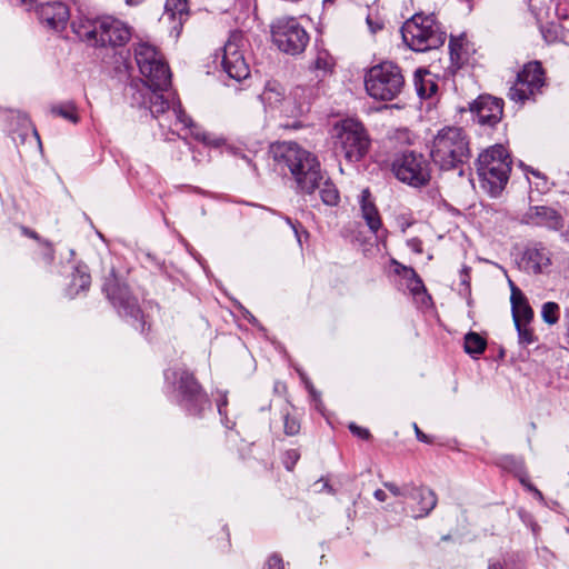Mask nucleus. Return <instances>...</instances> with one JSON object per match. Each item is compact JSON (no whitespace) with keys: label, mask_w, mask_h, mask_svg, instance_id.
I'll use <instances>...</instances> for the list:
<instances>
[{"label":"nucleus","mask_w":569,"mask_h":569,"mask_svg":"<svg viewBox=\"0 0 569 569\" xmlns=\"http://www.w3.org/2000/svg\"><path fill=\"white\" fill-rule=\"evenodd\" d=\"M282 420H283V432L286 436L293 437L300 432L301 423L298 416L293 415L289 410V406H287L282 410Z\"/></svg>","instance_id":"473e14b6"},{"label":"nucleus","mask_w":569,"mask_h":569,"mask_svg":"<svg viewBox=\"0 0 569 569\" xmlns=\"http://www.w3.org/2000/svg\"><path fill=\"white\" fill-rule=\"evenodd\" d=\"M335 66L336 61L330 52L326 49H319L309 64V71L318 82H321L333 73Z\"/></svg>","instance_id":"4be33fe9"},{"label":"nucleus","mask_w":569,"mask_h":569,"mask_svg":"<svg viewBox=\"0 0 569 569\" xmlns=\"http://www.w3.org/2000/svg\"><path fill=\"white\" fill-rule=\"evenodd\" d=\"M38 14L42 23L56 31L63 30L70 18L69 8L60 1L42 3Z\"/></svg>","instance_id":"a211bd4d"},{"label":"nucleus","mask_w":569,"mask_h":569,"mask_svg":"<svg viewBox=\"0 0 569 569\" xmlns=\"http://www.w3.org/2000/svg\"><path fill=\"white\" fill-rule=\"evenodd\" d=\"M563 237H565L566 241H568V242H569V224H568L567 230H566V231H565V233H563Z\"/></svg>","instance_id":"e2e57ef3"},{"label":"nucleus","mask_w":569,"mask_h":569,"mask_svg":"<svg viewBox=\"0 0 569 569\" xmlns=\"http://www.w3.org/2000/svg\"><path fill=\"white\" fill-rule=\"evenodd\" d=\"M303 92H305V88H303V87H296V88L291 91V96H292L293 98H297V97H300Z\"/></svg>","instance_id":"4d7b16f0"},{"label":"nucleus","mask_w":569,"mask_h":569,"mask_svg":"<svg viewBox=\"0 0 569 569\" xmlns=\"http://www.w3.org/2000/svg\"><path fill=\"white\" fill-rule=\"evenodd\" d=\"M102 292L121 318L142 335H148L150 325L146 320L137 298L131 295L129 287L120 281L114 271L104 278Z\"/></svg>","instance_id":"1a4fd4ad"},{"label":"nucleus","mask_w":569,"mask_h":569,"mask_svg":"<svg viewBox=\"0 0 569 569\" xmlns=\"http://www.w3.org/2000/svg\"><path fill=\"white\" fill-rule=\"evenodd\" d=\"M71 28L80 40L93 47H123L132 36V28L112 16L96 19L78 18L72 20Z\"/></svg>","instance_id":"20e7f679"},{"label":"nucleus","mask_w":569,"mask_h":569,"mask_svg":"<svg viewBox=\"0 0 569 569\" xmlns=\"http://www.w3.org/2000/svg\"><path fill=\"white\" fill-rule=\"evenodd\" d=\"M509 283L511 316L518 335V351L513 360L519 363V369L522 370L520 363H527L531 358L529 346L533 342V328L531 326L533 310L525 293L512 281H509Z\"/></svg>","instance_id":"9b49d317"},{"label":"nucleus","mask_w":569,"mask_h":569,"mask_svg":"<svg viewBox=\"0 0 569 569\" xmlns=\"http://www.w3.org/2000/svg\"><path fill=\"white\" fill-rule=\"evenodd\" d=\"M470 268L465 266L460 272V284L463 287L466 293L470 292Z\"/></svg>","instance_id":"a18cd8bd"},{"label":"nucleus","mask_w":569,"mask_h":569,"mask_svg":"<svg viewBox=\"0 0 569 569\" xmlns=\"http://www.w3.org/2000/svg\"><path fill=\"white\" fill-rule=\"evenodd\" d=\"M21 232L23 236L31 238V239L38 241L39 243L43 240V238H41L34 230H32L28 227L22 226Z\"/></svg>","instance_id":"8fccbe9b"},{"label":"nucleus","mask_w":569,"mask_h":569,"mask_svg":"<svg viewBox=\"0 0 569 569\" xmlns=\"http://www.w3.org/2000/svg\"><path fill=\"white\" fill-rule=\"evenodd\" d=\"M465 351L472 358L482 355L487 347V341L476 332H469L465 337Z\"/></svg>","instance_id":"7c9ffc66"},{"label":"nucleus","mask_w":569,"mask_h":569,"mask_svg":"<svg viewBox=\"0 0 569 569\" xmlns=\"http://www.w3.org/2000/svg\"><path fill=\"white\" fill-rule=\"evenodd\" d=\"M540 32L547 43H555L565 37V29L559 22H550L541 26Z\"/></svg>","instance_id":"72a5a7b5"},{"label":"nucleus","mask_w":569,"mask_h":569,"mask_svg":"<svg viewBox=\"0 0 569 569\" xmlns=\"http://www.w3.org/2000/svg\"><path fill=\"white\" fill-rule=\"evenodd\" d=\"M133 54L143 86L149 89L168 90L171 86V71L157 47L139 42L134 44Z\"/></svg>","instance_id":"f8f14e48"},{"label":"nucleus","mask_w":569,"mask_h":569,"mask_svg":"<svg viewBox=\"0 0 569 569\" xmlns=\"http://www.w3.org/2000/svg\"><path fill=\"white\" fill-rule=\"evenodd\" d=\"M50 110L53 116L63 118L72 123H78L80 120L77 107L72 101L53 104Z\"/></svg>","instance_id":"2f4dec72"},{"label":"nucleus","mask_w":569,"mask_h":569,"mask_svg":"<svg viewBox=\"0 0 569 569\" xmlns=\"http://www.w3.org/2000/svg\"><path fill=\"white\" fill-rule=\"evenodd\" d=\"M263 569H284V563L281 556L277 552L270 555L266 560Z\"/></svg>","instance_id":"ea45409f"},{"label":"nucleus","mask_w":569,"mask_h":569,"mask_svg":"<svg viewBox=\"0 0 569 569\" xmlns=\"http://www.w3.org/2000/svg\"><path fill=\"white\" fill-rule=\"evenodd\" d=\"M248 41L242 31L234 30L222 48L221 67L229 78L241 81L249 77L250 68L244 58Z\"/></svg>","instance_id":"2eb2a0df"},{"label":"nucleus","mask_w":569,"mask_h":569,"mask_svg":"<svg viewBox=\"0 0 569 569\" xmlns=\"http://www.w3.org/2000/svg\"><path fill=\"white\" fill-rule=\"evenodd\" d=\"M550 189V183L545 174L536 170V191L546 193Z\"/></svg>","instance_id":"37998d69"},{"label":"nucleus","mask_w":569,"mask_h":569,"mask_svg":"<svg viewBox=\"0 0 569 569\" xmlns=\"http://www.w3.org/2000/svg\"><path fill=\"white\" fill-rule=\"evenodd\" d=\"M541 318L542 320L552 326L559 321L560 318V307L557 302L548 301L541 307Z\"/></svg>","instance_id":"f704fd0d"},{"label":"nucleus","mask_w":569,"mask_h":569,"mask_svg":"<svg viewBox=\"0 0 569 569\" xmlns=\"http://www.w3.org/2000/svg\"><path fill=\"white\" fill-rule=\"evenodd\" d=\"M271 37L278 49L287 54L302 53L310 37L301 23L293 17H284L271 24Z\"/></svg>","instance_id":"4468645a"},{"label":"nucleus","mask_w":569,"mask_h":569,"mask_svg":"<svg viewBox=\"0 0 569 569\" xmlns=\"http://www.w3.org/2000/svg\"><path fill=\"white\" fill-rule=\"evenodd\" d=\"M518 516L520 517V519L522 520V522L528 527L530 528L531 530H533V518L532 516L530 515V512H527L526 510H523L522 508H519L518 509Z\"/></svg>","instance_id":"49530a36"},{"label":"nucleus","mask_w":569,"mask_h":569,"mask_svg":"<svg viewBox=\"0 0 569 569\" xmlns=\"http://www.w3.org/2000/svg\"><path fill=\"white\" fill-rule=\"evenodd\" d=\"M239 156H240V157H241V159H243V160H244L249 166H252L253 168H256V166H254V164H252V161H251V159H250L248 156H246V154H244V153H242V152H240V153H239Z\"/></svg>","instance_id":"bf43d9fd"},{"label":"nucleus","mask_w":569,"mask_h":569,"mask_svg":"<svg viewBox=\"0 0 569 569\" xmlns=\"http://www.w3.org/2000/svg\"><path fill=\"white\" fill-rule=\"evenodd\" d=\"M163 376L164 386L171 390L173 402L186 416L201 419L206 411L211 410L209 395L193 372L186 368H174L166 370Z\"/></svg>","instance_id":"7ed1b4c3"},{"label":"nucleus","mask_w":569,"mask_h":569,"mask_svg":"<svg viewBox=\"0 0 569 569\" xmlns=\"http://www.w3.org/2000/svg\"><path fill=\"white\" fill-rule=\"evenodd\" d=\"M217 402V409L220 417H223L224 412L227 411L228 406V393L227 391H220L218 395V398L216 399Z\"/></svg>","instance_id":"c03bdc74"},{"label":"nucleus","mask_w":569,"mask_h":569,"mask_svg":"<svg viewBox=\"0 0 569 569\" xmlns=\"http://www.w3.org/2000/svg\"><path fill=\"white\" fill-rule=\"evenodd\" d=\"M413 84L417 94L421 99L431 98L438 90L436 76L425 68H419L415 71Z\"/></svg>","instance_id":"b1692460"},{"label":"nucleus","mask_w":569,"mask_h":569,"mask_svg":"<svg viewBox=\"0 0 569 569\" xmlns=\"http://www.w3.org/2000/svg\"><path fill=\"white\" fill-rule=\"evenodd\" d=\"M526 1H527L528 10L532 11V9H531V0H526Z\"/></svg>","instance_id":"69168bd1"},{"label":"nucleus","mask_w":569,"mask_h":569,"mask_svg":"<svg viewBox=\"0 0 569 569\" xmlns=\"http://www.w3.org/2000/svg\"><path fill=\"white\" fill-rule=\"evenodd\" d=\"M270 153L274 170L283 176L290 173L298 193L312 194L319 189L323 204H339L340 192L329 178L323 180L320 162L313 153L292 141L273 143Z\"/></svg>","instance_id":"f257e3e1"},{"label":"nucleus","mask_w":569,"mask_h":569,"mask_svg":"<svg viewBox=\"0 0 569 569\" xmlns=\"http://www.w3.org/2000/svg\"><path fill=\"white\" fill-rule=\"evenodd\" d=\"M164 16L170 20L174 30L181 29L183 20L188 17V0H167Z\"/></svg>","instance_id":"a878e982"},{"label":"nucleus","mask_w":569,"mask_h":569,"mask_svg":"<svg viewBox=\"0 0 569 569\" xmlns=\"http://www.w3.org/2000/svg\"><path fill=\"white\" fill-rule=\"evenodd\" d=\"M405 86L401 68L391 61L372 66L365 76L366 91L377 101H391L398 98Z\"/></svg>","instance_id":"9d476101"},{"label":"nucleus","mask_w":569,"mask_h":569,"mask_svg":"<svg viewBox=\"0 0 569 569\" xmlns=\"http://www.w3.org/2000/svg\"><path fill=\"white\" fill-rule=\"evenodd\" d=\"M546 86V72L540 61L536 60V93Z\"/></svg>","instance_id":"79ce46f5"},{"label":"nucleus","mask_w":569,"mask_h":569,"mask_svg":"<svg viewBox=\"0 0 569 569\" xmlns=\"http://www.w3.org/2000/svg\"><path fill=\"white\" fill-rule=\"evenodd\" d=\"M91 283V276L86 270L77 267L72 273V279L68 288V296L74 298L80 291H87Z\"/></svg>","instance_id":"c756f323"},{"label":"nucleus","mask_w":569,"mask_h":569,"mask_svg":"<svg viewBox=\"0 0 569 569\" xmlns=\"http://www.w3.org/2000/svg\"><path fill=\"white\" fill-rule=\"evenodd\" d=\"M503 100L489 94L479 96L471 104L472 120L483 131L495 129L502 120Z\"/></svg>","instance_id":"dca6fc26"},{"label":"nucleus","mask_w":569,"mask_h":569,"mask_svg":"<svg viewBox=\"0 0 569 569\" xmlns=\"http://www.w3.org/2000/svg\"><path fill=\"white\" fill-rule=\"evenodd\" d=\"M536 499H538L541 502H545V498H543L541 491H539L537 488H536Z\"/></svg>","instance_id":"052dcab7"},{"label":"nucleus","mask_w":569,"mask_h":569,"mask_svg":"<svg viewBox=\"0 0 569 569\" xmlns=\"http://www.w3.org/2000/svg\"><path fill=\"white\" fill-rule=\"evenodd\" d=\"M300 459V451L298 449H288L281 456V461L288 471H292Z\"/></svg>","instance_id":"e433bc0d"},{"label":"nucleus","mask_w":569,"mask_h":569,"mask_svg":"<svg viewBox=\"0 0 569 569\" xmlns=\"http://www.w3.org/2000/svg\"><path fill=\"white\" fill-rule=\"evenodd\" d=\"M12 119L17 121L19 129L11 130V133H17L18 138H20L22 143L26 141L28 134L31 133L32 137L37 140V142L41 144L39 133L32 124L30 118L26 113L17 112L12 116Z\"/></svg>","instance_id":"c85d7f7f"},{"label":"nucleus","mask_w":569,"mask_h":569,"mask_svg":"<svg viewBox=\"0 0 569 569\" xmlns=\"http://www.w3.org/2000/svg\"><path fill=\"white\" fill-rule=\"evenodd\" d=\"M126 2L130 6H136V4H139L141 2V0H126Z\"/></svg>","instance_id":"680f3d73"},{"label":"nucleus","mask_w":569,"mask_h":569,"mask_svg":"<svg viewBox=\"0 0 569 569\" xmlns=\"http://www.w3.org/2000/svg\"><path fill=\"white\" fill-rule=\"evenodd\" d=\"M335 150L349 163L360 162L371 148V138L363 123L353 118L338 121L332 129Z\"/></svg>","instance_id":"0eeeda50"},{"label":"nucleus","mask_w":569,"mask_h":569,"mask_svg":"<svg viewBox=\"0 0 569 569\" xmlns=\"http://www.w3.org/2000/svg\"><path fill=\"white\" fill-rule=\"evenodd\" d=\"M290 228L301 227V223L297 220H292L290 217L284 216L282 213H277Z\"/></svg>","instance_id":"603ef678"},{"label":"nucleus","mask_w":569,"mask_h":569,"mask_svg":"<svg viewBox=\"0 0 569 569\" xmlns=\"http://www.w3.org/2000/svg\"><path fill=\"white\" fill-rule=\"evenodd\" d=\"M533 94V62L525 63L517 73L516 81L509 88L508 98L517 103H525Z\"/></svg>","instance_id":"6ab92c4d"},{"label":"nucleus","mask_w":569,"mask_h":569,"mask_svg":"<svg viewBox=\"0 0 569 569\" xmlns=\"http://www.w3.org/2000/svg\"><path fill=\"white\" fill-rule=\"evenodd\" d=\"M536 226L558 230L563 226V220L557 210L545 206H536Z\"/></svg>","instance_id":"cd10ccee"},{"label":"nucleus","mask_w":569,"mask_h":569,"mask_svg":"<svg viewBox=\"0 0 569 569\" xmlns=\"http://www.w3.org/2000/svg\"><path fill=\"white\" fill-rule=\"evenodd\" d=\"M403 42L413 51L426 52L438 49L446 41V32L435 16L415 13L401 27Z\"/></svg>","instance_id":"6e6552de"},{"label":"nucleus","mask_w":569,"mask_h":569,"mask_svg":"<svg viewBox=\"0 0 569 569\" xmlns=\"http://www.w3.org/2000/svg\"><path fill=\"white\" fill-rule=\"evenodd\" d=\"M566 317L568 319V331H569V307L566 310Z\"/></svg>","instance_id":"0e129e2a"},{"label":"nucleus","mask_w":569,"mask_h":569,"mask_svg":"<svg viewBox=\"0 0 569 569\" xmlns=\"http://www.w3.org/2000/svg\"><path fill=\"white\" fill-rule=\"evenodd\" d=\"M163 91L144 87V93L138 90L132 94V100L139 107L149 109L153 118H159V116L171 110L176 119L174 124L180 126L181 130H188L204 147H219L223 141L221 138H212L208 132L193 123L192 119L182 109L180 101L173 102L170 106V102L162 94Z\"/></svg>","instance_id":"39448f33"},{"label":"nucleus","mask_w":569,"mask_h":569,"mask_svg":"<svg viewBox=\"0 0 569 569\" xmlns=\"http://www.w3.org/2000/svg\"><path fill=\"white\" fill-rule=\"evenodd\" d=\"M413 483H406L402 487L397 486L393 482H383L386 489H388L395 497H406L409 498L410 489Z\"/></svg>","instance_id":"4c0bfd02"},{"label":"nucleus","mask_w":569,"mask_h":569,"mask_svg":"<svg viewBox=\"0 0 569 569\" xmlns=\"http://www.w3.org/2000/svg\"><path fill=\"white\" fill-rule=\"evenodd\" d=\"M413 427H415V432H416V437L417 439L420 441V442H423V443H432V438L428 435H426L425 432H422L419 427L417 426V423H413Z\"/></svg>","instance_id":"09e8293b"},{"label":"nucleus","mask_w":569,"mask_h":569,"mask_svg":"<svg viewBox=\"0 0 569 569\" xmlns=\"http://www.w3.org/2000/svg\"><path fill=\"white\" fill-rule=\"evenodd\" d=\"M221 419V423L227 428V429H233V427L236 426V422L231 419L228 418V415H227V411L224 412L223 417H220Z\"/></svg>","instance_id":"864d4df0"},{"label":"nucleus","mask_w":569,"mask_h":569,"mask_svg":"<svg viewBox=\"0 0 569 569\" xmlns=\"http://www.w3.org/2000/svg\"><path fill=\"white\" fill-rule=\"evenodd\" d=\"M527 256H528V258H529V260H530V259H531V253H530L529 251H526V252H525V257H527Z\"/></svg>","instance_id":"774afa93"},{"label":"nucleus","mask_w":569,"mask_h":569,"mask_svg":"<svg viewBox=\"0 0 569 569\" xmlns=\"http://www.w3.org/2000/svg\"><path fill=\"white\" fill-rule=\"evenodd\" d=\"M408 246L416 253H422V241L419 238H412L408 241Z\"/></svg>","instance_id":"3c124183"},{"label":"nucleus","mask_w":569,"mask_h":569,"mask_svg":"<svg viewBox=\"0 0 569 569\" xmlns=\"http://www.w3.org/2000/svg\"><path fill=\"white\" fill-rule=\"evenodd\" d=\"M499 466L505 471L512 473L528 491H533V485L526 472L523 460L513 456H505L499 460Z\"/></svg>","instance_id":"393cba45"},{"label":"nucleus","mask_w":569,"mask_h":569,"mask_svg":"<svg viewBox=\"0 0 569 569\" xmlns=\"http://www.w3.org/2000/svg\"><path fill=\"white\" fill-rule=\"evenodd\" d=\"M471 157L470 137L461 127L446 126L432 139L430 158L442 171L459 170L461 174Z\"/></svg>","instance_id":"f03ea898"},{"label":"nucleus","mask_w":569,"mask_h":569,"mask_svg":"<svg viewBox=\"0 0 569 569\" xmlns=\"http://www.w3.org/2000/svg\"><path fill=\"white\" fill-rule=\"evenodd\" d=\"M520 166L526 170V177H527V180H528V181H530V180H529V177H528V173H529V172H530V173H533V169H531V167H529V166H525V163H523L522 161H520Z\"/></svg>","instance_id":"13d9d810"},{"label":"nucleus","mask_w":569,"mask_h":569,"mask_svg":"<svg viewBox=\"0 0 569 569\" xmlns=\"http://www.w3.org/2000/svg\"><path fill=\"white\" fill-rule=\"evenodd\" d=\"M551 266L549 252L536 247V272H543Z\"/></svg>","instance_id":"c9c22d12"},{"label":"nucleus","mask_w":569,"mask_h":569,"mask_svg":"<svg viewBox=\"0 0 569 569\" xmlns=\"http://www.w3.org/2000/svg\"><path fill=\"white\" fill-rule=\"evenodd\" d=\"M391 264L393 266L395 274L405 280L407 289L413 297L426 295L428 299H430V296L427 295V289L421 277L412 267L405 266L395 259L391 260Z\"/></svg>","instance_id":"aec40b11"},{"label":"nucleus","mask_w":569,"mask_h":569,"mask_svg":"<svg viewBox=\"0 0 569 569\" xmlns=\"http://www.w3.org/2000/svg\"><path fill=\"white\" fill-rule=\"evenodd\" d=\"M259 99L266 110H280L284 114L297 116L305 111V103L299 102L292 108L290 97H286L284 88L277 80H268L263 91L259 94Z\"/></svg>","instance_id":"f3484780"},{"label":"nucleus","mask_w":569,"mask_h":569,"mask_svg":"<svg viewBox=\"0 0 569 569\" xmlns=\"http://www.w3.org/2000/svg\"><path fill=\"white\" fill-rule=\"evenodd\" d=\"M373 497L380 501V502H383L387 500V493L382 490V489H377L375 492H373Z\"/></svg>","instance_id":"6e6d98bb"},{"label":"nucleus","mask_w":569,"mask_h":569,"mask_svg":"<svg viewBox=\"0 0 569 569\" xmlns=\"http://www.w3.org/2000/svg\"><path fill=\"white\" fill-rule=\"evenodd\" d=\"M360 209L361 216L365 219L369 230L378 236L379 231L382 229V221L376 204L370 199V192L368 189L362 191Z\"/></svg>","instance_id":"5701e85b"},{"label":"nucleus","mask_w":569,"mask_h":569,"mask_svg":"<svg viewBox=\"0 0 569 569\" xmlns=\"http://www.w3.org/2000/svg\"><path fill=\"white\" fill-rule=\"evenodd\" d=\"M390 169L398 181L411 188H423L431 180L430 161L423 153L415 150L397 153L391 161Z\"/></svg>","instance_id":"ddd939ff"},{"label":"nucleus","mask_w":569,"mask_h":569,"mask_svg":"<svg viewBox=\"0 0 569 569\" xmlns=\"http://www.w3.org/2000/svg\"><path fill=\"white\" fill-rule=\"evenodd\" d=\"M409 498L416 501L418 506V513L413 516L415 518L427 517L436 508L438 501L433 490L415 485L410 489Z\"/></svg>","instance_id":"412c9836"},{"label":"nucleus","mask_w":569,"mask_h":569,"mask_svg":"<svg viewBox=\"0 0 569 569\" xmlns=\"http://www.w3.org/2000/svg\"><path fill=\"white\" fill-rule=\"evenodd\" d=\"M39 244L42 247L41 257L43 262L46 264H51L56 258L53 244L46 239H43Z\"/></svg>","instance_id":"58836bf2"},{"label":"nucleus","mask_w":569,"mask_h":569,"mask_svg":"<svg viewBox=\"0 0 569 569\" xmlns=\"http://www.w3.org/2000/svg\"><path fill=\"white\" fill-rule=\"evenodd\" d=\"M293 233H295V237L297 239V242L299 243V246L301 247L302 246V236H305L306 238H308L309 233L308 231L301 226V227H293L291 228Z\"/></svg>","instance_id":"de8ad7c7"},{"label":"nucleus","mask_w":569,"mask_h":569,"mask_svg":"<svg viewBox=\"0 0 569 569\" xmlns=\"http://www.w3.org/2000/svg\"><path fill=\"white\" fill-rule=\"evenodd\" d=\"M17 1H18L19 3H21V4H26V3H28L30 0H17Z\"/></svg>","instance_id":"338daca9"},{"label":"nucleus","mask_w":569,"mask_h":569,"mask_svg":"<svg viewBox=\"0 0 569 569\" xmlns=\"http://www.w3.org/2000/svg\"><path fill=\"white\" fill-rule=\"evenodd\" d=\"M488 569H509L507 565H502L498 560H489L488 562Z\"/></svg>","instance_id":"5fc2aeb1"},{"label":"nucleus","mask_w":569,"mask_h":569,"mask_svg":"<svg viewBox=\"0 0 569 569\" xmlns=\"http://www.w3.org/2000/svg\"><path fill=\"white\" fill-rule=\"evenodd\" d=\"M451 68L459 70L470 63L468 43L463 39H451L449 42Z\"/></svg>","instance_id":"bb28decb"},{"label":"nucleus","mask_w":569,"mask_h":569,"mask_svg":"<svg viewBox=\"0 0 569 569\" xmlns=\"http://www.w3.org/2000/svg\"><path fill=\"white\" fill-rule=\"evenodd\" d=\"M477 173L480 187L491 197L501 193L508 183L511 159L502 144H495L483 150L477 158Z\"/></svg>","instance_id":"423d86ee"},{"label":"nucleus","mask_w":569,"mask_h":569,"mask_svg":"<svg viewBox=\"0 0 569 569\" xmlns=\"http://www.w3.org/2000/svg\"><path fill=\"white\" fill-rule=\"evenodd\" d=\"M348 429L355 437H358L359 439L369 440L371 438L369 429L360 427L355 422L349 423Z\"/></svg>","instance_id":"a19ab883"}]
</instances>
